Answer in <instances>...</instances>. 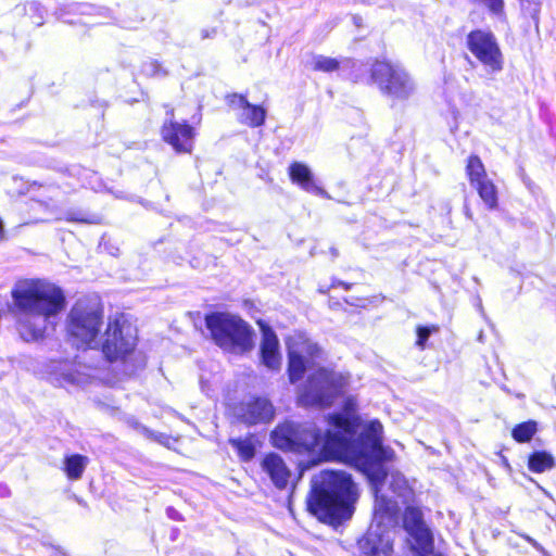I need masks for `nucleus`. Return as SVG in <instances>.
<instances>
[{
  "instance_id": "1",
  "label": "nucleus",
  "mask_w": 556,
  "mask_h": 556,
  "mask_svg": "<svg viewBox=\"0 0 556 556\" xmlns=\"http://www.w3.org/2000/svg\"><path fill=\"white\" fill-rule=\"evenodd\" d=\"M382 425L375 420L357 435L355 421L333 415L324 431L312 424L286 421L270 434L274 446L287 451H318L326 457L353 463L369 479L376 496L375 518L395 522L400 503L408 504L413 490L399 471L386 472L382 463L393 457V451L382 445Z\"/></svg>"
},
{
  "instance_id": "2",
  "label": "nucleus",
  "mask_w": 556,
  "mask_h": 556,
  "mask_svg": "<svg viewBox=\"0 0 556 556\" xmlns=\"http://www.w3.org/2000/svg\"><path fill=\"white\" fill-rule=\"evenodd\" d=\"M11 296L16 329L26 342L43 339L66 304L62 289L43 279L16 281Z\"/></svg>"
},
{
  "instance_id": "3",
  "label": "nucleus",
  "mask_w": 556,
  "mask_h": 556,
  "mask_svg": "<svg viewBox=\"0 0 556 556\" xmlns=\"http://www.w3.org/2000/svg\"><path fill=\"white\" fill-rule=\"evenodd\" d=\"M357 496L350 475L340 470H323L311 480L307 508L324 522L339 523L352 517Z\"/></svg>"
},
{
  "instance_id": "4",
  "label": "nucleus",
  "mask_w": 556,
  "mask_h": 556,
  "mask_svg": "<svg viewBox=\"0 0 556 556\" xmlns=\"http://www.w3.org/2000/svg\"><path fill=\"white\" fill-rule=\"evenodd\" d=\"M103 309L96 300L79 299L71 308L66 319V330L77 346L96 349L97 337L102 326Z\"/></svg>"
},
{
  "instance_id": "5",
  "label": "nucleus",
  "mask_w": 556,
  "mask_h": 556,
  "mask_svg": "<svg viewBox=\"0 0 556 556\" xmlns=\"http://www.w3.org/2000/svg\"><path fill=\"white\" fill-rule=\"evenodd\" d=\"M205 324L213 341L223 350L231 353H244L252 350L253 331L238 316L213 313L205 317Z\"/></svg>"
},
{
  "instance_id": "6",
  "label": "nucleus",
  "mask_w": 556,
  "mask_h": 556,
  "mask_svg": "<svg viewBox=\"0 0 556 556\" xmlns=\"http://www.w3.org/2000/svg\"><path fill=\"white\" fill-rule=\"evenodd\" d=\"M369 77L380 92L392 100L405 101L415 90L408 72L388 60L376 59L370 66Z\"/></svg>"
},
{
  "instance_id": "7",
  "label": "nucleus",
  "mask_w": 556,
  "mask_h": 556,
  "mask_svg": "<svg viewBox=\"0 0 556 556\" xmlns=\"http://www.w3.org/2000/svg\"><path fill=\"white\" fill-rule=\"evenodd\" d=\"M346 383V378L332 370L318 368L300 390L299 402L305 406H328Z\"/></svg>"
},
{
  "instance_id": "8",
  "label": "nucleus",
  "mask_w": 556,
  "mask_h": 556,
  "mask_svg": "<svg viewBox=\"0 0 556 556\" xmlns=\"http://www.w3.org/2000/svg\"><path fill=\"white\" fill-rule=\"evenodd\" d=\"M167 118L160 127L162 141L169 146L176 154H191L194 150L198 136V124L187 119L175 118V109L172 104H163Z\"/></svg>"
},
{
  "instance_id": "9",
  "label": "nucleus",
  "mask_w": 556,
  "mask_h": 556,
  "mask_svg": "<svg viewBox=\"0 0 556 556\" xmlns=\"http://www.w3.org/2000/svg\"><path fill=\"white\" fill-rule=\"evenodd\" d=\"M137 344L136 329L123 317L110 320L99 346L110 362L124 358Z\"/></svg>"
},
{
  "instance_id": "10",
  "label": "nucleus",
  "mask_w": 556,
  "mask_h": 556,
  "mask_svg": "<svg viewBox=\"0 0 556 556\" xmlns=\"http://www.w3.org/2000/svg\"><path fill=\"white\" fill-rule=\"evenodd\" d=\"M466 48L488 72L498 73L504 68L503 52L491 30H470L466 36Z\"/></svg>"
},
{
  "instance_id": "11",
  "label": "nucleus",
  "mask_w": 556,
  "mask_h": 556,
  "mask_svg": "<svg viewBox=\"0 0 556 556\" xmlns=\"http://www.w3.org/2000/svg\"><path fill=\"white\" fill-rule=\"evenodd\" d=\"M289 354V379L295 383L302 379L307 369L315 367V358L318 357L319 348L302 334L290 337L287 340Z\"/></svg>"
},
{
  "instance_id": "12",
  "label": "nucleus",
  "mask_w": 556,
  "mask_h": 556,
  "mask_svg": "<svg viewBox=\"0 0 556 556\" xmlns=\"http://www.w3.org/2000/svg\"><path fill=\"white\" fill-rule=\"evenodd\" d=\"M275 415L273 404L264 397L249 399L233 408V416L247 425L269 422Z\"/></svg>"
},
{
  "instance_id": "13",
  "label": "nucleus",
  "mask_w": 556,
  "mask_h": 556,
  "mask_svg": "<svg viewBox=\"0 0 556 556\" xmlns=\"http://www.w3.org/2000/svg\"><path fill=\"white\" fill-rule=\"evenodd\" d=\"M376 519L378 520V525L370 527L365 536L359 540V548L368 556H391L393 551L391 533L382 528L381 525H391L392 522L387 520L381 522L380 518Z\"/></svg>"
},
{
  "instance_id": "14",
  "label": "nucleus",
  "mask_w": 556,
  "mask_h": 556,
  "mask_svg": "<svg viewBox=\"0 0 556 556\" xmlns=\"http://www.w3.org/2000/svg\"><path fill=\"white\" fill-rule=\"evenodd\" d=\"M258 325L263 334L261 344L262 362L267 368L277 370L281 366L278 338L269 326L263 321H258Z\"/></svg>"
},
{
  "instance_id": "15",
  "label": "nucleus",
  "mask_w": 556,
  "mask_h": 556,
  "mask_svg": "<svg viewBox=\"0 0 556 556\" xmlns=\"http://www.w3.org/2000/svg\"><path fill=\"white\" fill-rule=\"evenodd\" d=\"M262 469L278 489H285L291 478V471L282 457L276 453L266 455L262 460Z\"/></svg>"
},
{
  "instance_id": "16",
  "label": "nucleus",
  "mask_w": 556,
  "mask_h": 556,
  "mask_svg": "<svg viewBox=\"0 0 556 556\" xmlns=\"http://www.w3.org/2000/svg\"><path fill=\"white\" fill-rule=\"evenodd\" d=\"M48 379L55 386L64 387L76 383L77 377L74 364L70 361L52 359L47 364Z\"/></svg>"
},
{
  "instance_id": "17",
  "label": "nucleus",
  "mask_w": 556,
  "mask_h": 556,
  "mask_svg": "<svg viewBox=\"0 0 556 556\" xmlns=\"http://www.w3.org/2000/svg\"><path fill=\"white\" fill-rule=\"evenodd\" d=\"M288 175L293 184L299 185L306 191H315L317 189L313 174L304 163L298 161L292 162L289 165Z\"/></svg>"
},
{
  "instance_id": "18",
  "label": "nucleus",
  "mask_w": 556,
  "mask_h": 556,
  "mask_svg": "<svg viewBox=\"0 0 556 556\" xmlns=\"http://www.w3.org/2000/svg\"><path fill=\"white\" fill-rule=\"evenodd\" d=\"M477 194L489 211H496L500 207V192L495 182L488 178L472 186Z\"/></svg>"
},
{
  "instance_id": "19",
  "label": "nucleus",
  "mask_w": 556,
  "mask_h": 556,
  "mask_svg": "<svg viewBox=\"0 0 556 556\" xmlns=\"http://www.w3.org/2000/svg\"><path fill=\"white\" fill-rule=\"evenodd\" d=\"M465 174L471 187L489 178L486 168L478 154H470L467 157Z\"/></svg>"
},
{
  "instance_id": "20",
  "label": "nucleus",
  "mask_w": 556,
  "mask_h": 556,
  "mask_svg": "<svg viewBox=\"0 0 556 556\" xmlns=\"http://www.w3.org/2000/svg\"><path fill=\"white\" fill-rule=\"evenodd\" d=\"M267 111L261 104H252L243 109V113L240 117V122L250 128H257L265 124Z\"/></svg>"
},
{
  "instance_id": "21",
  "label": "nucleus",
  "mask_w": 556,
  "mask_h": 556,
  "mask_svg": "<svg viewBox=\"0 0 556 556\" xmlns=\"http://www.w3.org/2000/svg\"><path fill=\"white\" fill-rule=\"evenodd\" d=\"M555 465L553 455L545 451L534 452L529 456L528 467L533 472H544L554 468Z\"/></svg>"
},
{
  "instance_id": "22",
  "label": "nucleus",
  "mask_w": 556,
  "mask_h": 556,
  "mask_svg": "<svg viewBox=\"0 0 556 556\" xmlns=\"http://www.w3.org/2000/svg\"><path fill=\"white\" fill-rule=\"evenodd\" d=\"M87 464V457L75 454L65 458L64 470L70 479L78 480L80 479Z\"/></svg>"
},
{
  "instance_id": "23",
  "label": "nucleus",
  "mask_w": 556,
  "mask_h": 556,
  "mask_svg": "<svg viewBox=\"0 0 556 556\" xmlns=\"http://www.w3.org/2000/svg\"><path fill=\"white\" fill-rule=\"evenodd\" d=\"M408 533L410 534V536L414 538L418 546L424 552H427L428 549L432 548L433 536L426 523H422L421 526L414 528Z\"/></svg>"
},
{
  "instance_id": "24",
  "label": "nucleus",
  "mask_w": 556,
  "mask_h": 556,
  "mask_svg": "<svg viewBox=\"0 0 556 556\" xmlns=\"http://www.w3.org/2000/svg\"><path fill=\"white\" fill-rule=\"evenodd\" d=\"M522 13L532 18L535 31L539 33L542 0H517Z\"/></svg>"
},
{
  "instance_id": "25",
  "label": "nucleus",
  "mask_w": 556,
  "mask_h": 556,
  "mask_svg": "<svg viewBox=\"0 0 556 556\" xmlns=\"http://www.w3.org/2000/svg\"><path fill=\"white\" fill-rule=\"evenodd\" d=\"M141 73L147 78H162L168 75L162 62L155 59H149L141 64Z\"/></svg>"
},
{
  "instance_id": "26",
  "label": "nucleus",
  "mask_w": 556,
  "mask_h": 556,
  "mask_svg": "<svg viewBox=\"0 0 556 556\" xmlns=\"http://www.w3.org/2000/svg\"><path fill=\"white\" fill-rule=\"evenodd\" d=\"M229 443L237 450L243 460H250L254 457L255 446L251 438L230 439Z\"/></svg>"
},
{
  "instance_id": "27",
  "label": "nucleus",
  "mask_w": 556,
  "mask_h": 556,
  "mask_svg": "<svg viewBox=\"0 0 556 556\" xmlns=\"http://www.w3.org/2000/svg\"><path fill=\"white\" fill-rule=\"evenodd\" d=\"M536 422L535 421H527L520 425H517L511 432L513 438L517 442H528L536 432Z\"/></svg>"
},
{
  "instance_id": "28",
  "label": "nucleus",
  "mask_w": 556,
  "mask_h": 556,
  "mask_svg": "<svg viewBox=\"0 0 556 556\" xmlns=\"http://www.w3.org/2000/svg\"><path fill=\"white\" fill-rule=\"evenodd\" d=\"M313 71L323 73H332L340 68V61L334 58L318 55L314 59Z\"/></svg>"
},
{
  "instance_id": "29",
  "label": "nucleus",
  "mask_w": 556,
  "mask_h": 556,
  "mask_svg": "<svg viewBox=\"0 0 556 556\" xmlns=\"http://www.w3.org/2000/svg\"><path fill=\"white\" fill-rule=\"evenodd\" d=\"M425 523L422 513L417 507H407L404 515V528L407 532Z\"/></svg>"
},
{
  "instance_id": "30",
  "label": "nucleus",
  "mask_w": 556,
  "mask_h": 556,
  "mask_svg": "<svg viewBox=\"0 0 556 556\" xmlns=\"http://www.w3.org/2000/svg\"><path fill=\"white\" fill-rule=\"evenodd\" d=\"M225 101L230 109H244L249 105L247 96L243 93L232 92L225 96Z\"/></svg>"
},
{
  "instance_id": "31",
  "label": "nucleus",
  "mask_w": 556,
  "mask_h": 556,
  "mask_svg": "<svg viewBox=\"0 0 556 556\" xmlns=\"http://www.w3.org/2000/svg\"><path fill=\"white\" fill-rule=\"evenodd\" d=\"M430 333H431L430 328H428V327H418V329H417V336H418L417 345L420 349H424L425 343L428 340Z\"/></svg>"
},
{
  "instance_id": "32",
  "label": "nucleus",
  "mask_w": 556,
  "mask_h": 556,
  "mask_svg": "<svg viewBox=\"0 0 556 556\" xmlns=\"http://www.w3.org/2000/svg\"><path fill=\"white\" fill-rule=\"evenodd\" d=\"M464 214L469 219L473 218V213H472L470 206L467 203L464 204Z\"/></svg>"
},
{
  "instance_id": "33",
  "label": "nucleus",
  "mask_w": 556,
  "mask_h": 556,
  "mask_svg": "<svg viewBox=\"0 0 556 556\" xmlns=\"http://www.w3.org/2000/svg\"><path fill=\"white\" fill-rule=\"evenodd\" d=\"M4 238V226L2 219L0 218V241H2Z\"/></svg>"
},
{
  "instance_id": "34",
  "label": "nucleus",
  "mask_w": 556,
  "mask_h": 556,
  "mask_svg": "<svg viewBox=\"0 0 556 556\" xmlns=\"http://www.w3.org/2000/svg\"><path fill=\"white\" fill-rule=\"evenodd\" d=\"M336 285H338V286H342V287H344L346 290H348V289H350V287H351V285L345 283V282H343V281H339V280H338V281H333L332 286H336Z\"/></svg>"
},
{
  "instance_id": "35",
  "label": "nucleus",
  "mask_w": 556,
  "mask_h": 556,
  "mask_svg": "<svg viewBox=\"0 0 556 556\" xmlns=\"http://www.w3.org/2000/svg\"><path fill=\"white\" fill-rule=\"evenodd\" d=\"M29 9H30V10H38V5H37L36 3H31V4L29 5Z\"/></svg>"
},
{
  "instance_id": "36",
  "label": "nucleus",
  "mask_w": 556,
  "mask_h": 556,
  "mask_svg": "<svg viewBox=\"0 0 556 556\" xmlns=\"http://www.w3.org/2000/svg\"><path fill=\"white\" fill-rule=\"evenodd\" d=\"M330 252H331V255H332L333 257H336V256H337V251H336V249H334V248H331V249H330Z\"/></svg>"
},
{
  "instance_id": "37",
  "label": "nucleus",
  "mask_w": 556,
  "mask_h": 556,
  "mask_svg": "<svg viewBox=\"0 0 556 556\" xmlns=\"http://www.w3.org/2000/svg\"><path fill=\"white\" fill-rule=\"evenodd\" d=\"M5 313V308L3 309H0V318L2 317V315Z\"/></svg>"
}]
</instances>
